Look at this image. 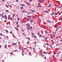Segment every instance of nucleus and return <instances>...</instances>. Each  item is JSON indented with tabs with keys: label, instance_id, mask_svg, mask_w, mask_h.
I'll list each match as a JSON object with an SVG mask.
<instances>
[{
	"label": "nucleus",
	"instance_id": "nucleus-59",
	"mask_svg": "<svg viewBox=\"0 0 62 62\" xmlns=\"http://www.w3.org/2000/svg\"><path fill=\"white\" fill-rule=\"evenodd\" d=\"M31 54V53H29V54H30V55Z\"/></svg>",
	"mask_w": 62,
	"mask_h": 62
},
{
	"label": "nucleus",
	"instance_id": "nucleus-49",
	"mask_svg": "<svg viewBox=\"0 0 62 62\" xmlns=\"http://www.w3.org/2000/svg\"><path fill=\"white\" fill-rule=\"evenodd\" d=\"M2 18H4V16H2Z\"/></svg>",
	"mask_w": 62,
	"mask_h": 62
},
{
	"label": "nucleus",
	"instance_id": "nucleus-11",
	"mask_svg": "<svg viewBox=\"0 0 62 62\" xmlns=\"http://www.w3.org/2000/svg\"><path fill=\"white\" fill-rule=\"evenodd\" d=\"M45 33L46 34H47V33H48V32L47 31H45Z\"/></svg>",
	"mask_w": 62,
	"mask_h": 62
},
{
	"label": "nucleus",
	"instance_id": "nucleus-25",
	"mask_svg": "<svg viewBox=\"0 0 62 62\" xmlns=\"http://www.w3.org/2000/svg\"><path fill=\"white\" fill-rule=\"evenodd\" d=\"M15 29L16 30H17V31L18 30V29H17V28H16V27L15 28Z\"/></svg>",
	"mask_w": 62,
	"mask_h": 62
},
{
	"label": "nucleus",
	"instance_id": "nucleus-1",
	"mask_svg": "<svg viewBox=\"0 0 62 62\" xmlns=\"http://www.w3.org/2000/svg\"><path fill=\"white\" fill-rule=\"evenodd\" d=\"M5 19H7V15H5Z\"/></svg>",
	"mask_w": 62,
	"mask_h": 62
},
{
	"label": "nucleus",
	"instance_id": "nucleus-33",
	"mask_svg": "<svg viewBox=\"0 0 62 62\" xmlns=\"http://www.w3.org/2000/svg\"><path fill=\"white\" fill-rule=\"evenodd\" d=\"M18 22H17L16 23V25H18Z\"/></svg>",
	"mask_w": 62,
	"mask_h": 62
},
{
	"label": "nucleus",
	"instance_id": "nucleus-30",
	"mask_svg": "<svg viewBox=\"0 0 62 62\" xmlns=\"http://www.w3.org/2000/svg\"><path fill=\"white\" fill-rule=\"evenodd\" d=\"M54 15H57V14L56 13H55L54 14Z\"/></svg>",
	"mask_w": 62,
	"mask_h": 62
},
{
	"label": "nucleus",
	"instance_id": "nucleus-48",
	"mask_svg": "<svg viewBox=\"0 0 62 62\" xmlns=\"http://www.w3.org/2000/svg\"><path fill=\"white\" fill-rule=\"evenodd\" d=\"M29 20H30V21H32V19H31L30 18Z\"/></svg>",
	"mask_w": 62,
	"mask_h": 62
},
{
	"label": "nucleus",
	"instance_id": "nucleus-32",
	"mask_svg": "<svg viewBox=\"0 0 62 62\" xmlns=\"http://www.w3.org/2000/svg\"><path fill=\"white\" fill-rule=\"evenodd\" d=\"M6 32H8V30H6Z\"/></svg>",
	"mask_w": 62,
	"mask_h": 62
},
{
	"label": "nucleus",
	"instance_id": "nucleus-18",
	"mask_svg": "<svg viewBox=\"0 0 62 62\" xmlns=\"http://www.w3.org/2000/svg\"><path fill=\"white\" fill-rule=\"evenodd\" d=\"M19 26H20L19 25H17V28H18V27H19Z\"/></svg>",
	"mask_w": 62,
	"mask_h": 62
},
{
	"label": "nucleus",
	"instance_id": "nucleus-42",
	"mask_svg": "<svg viewBox=\"0 0 62 62\" xmlns=\"http://www.w3.org/2000/svg\"><path fill=\"white\" fill-rule=\"evenodd\" d=\"M33 37H34V38H37V37L35 36V35H34Z\"/></svg>",
	"mask_w": 62,
	"mask_h": 62
},
{
	"label": "nucleus",
	"instance_id": "nucleus-46",
	"mask_svg": "<svg viewBox=\"0 0 62 62\" xmlns=\"http://www.w3.org/2000/svg\"><path fill=\"white\" fill-rule=\"evenodd\" d=\"M30 29H32V27H31L30 28Z\"/></svg>",
	"mask_w": 62,
	"mask_h": 62
},
{
	"label": "nucleus",
	"instance_id": "nucleus-24",
	"mask_svg": "<svg viewBox=\"0 0 62 62\" xmlns=\"http://www.w3.org/2000/svg\"><path fill=\"white\" fill-rule=\"evenodd\" d=\"M39 37L40 38V37H41L42 36V35H41V34H40V35H39Z\"/></svg>",
	"mask_w": 62,
	"mask_h": 62
},
{
	"label": "nucleus",
	"instance_id": "nucleus-16",
	"mask_svg": "<svg viewBox=\"0 0 62 62\" xmlns=\"http://www.w3.org/2000/svg\"><path fill=\"white\" fill-rule=\"evenodd\" d=\"M5 6L6 7H7V8H8V6H7V5L6 4L5 5Z\"/></svg>",
	"mask_w": 62,
	"mask_h": 62
},
{
	"label": "nucleus",
	"instance_id": "nucleus-58",
	"mask_svg": "<svg viewBox=\"0 0 62 62\" xmlns=\"http://www.w3.org/2000/svg\"><path fill=\"white\" fill-rule=\"evenodd\" d=\"M8 20H10V18L9 17L8 18Z\"/></svg>",
	"mask_w": 62,
	"mask_h": 62
},
{
	"label": "nucleus",
	"instance_id": "nucleus-37",
	"mask_svg": "<svg viewBox=\"0 0 62 62\" xmlns=\"http://www.w3.org/2000/svg\"><path fill=\"white\" fill-rule=\"evenodd\" d=\"M21 49V47H19V50H20V49Z\"/></svg>",
	"mask_w": 62,
	"mask_h": 62
},
{
	"label": "nucleus",
	"instance_id": "nucleus-22",
	"mask_svg": "<svg viewBox=\"0 0 62 62\" xmlns=\"http://www.w3.org/2000/svg\"><path fill=\"white\" fill-rule=\"evenodd\" d=\"M28 27H30V24H29L28 25Z\"/></svg>",
	"mask_w": 62,
	"mask_h": 62
},
{
	"label": "nucleus",
	"instance_id": "nucleus-9",
	"mask_svg": "<svg viewBox=\"0 0 62 62\" xmlns=\"http://www.w3.org/2000/svg\"><path fill=\"white\" fill-rule=\"evenodd\" d=\"M26 12H27V11H24V10H23L22 11V12H25V13H26Z\"/></svg>",
	"mask_w": 62,
	"mask_h": 62
},
{
	"label": "nucleus",
	"instance_id": "nucleus-20",
	"mask_svg": "<svg viewBox=\"0 0 62 62\" xmlns=\"http://www.w3.org/2000/svg\"><path fill=\"white\" fill-rule=\"evenodd\" d=\"M25 19H26V17H25V18H24V19H23V21H25Z\"/></svg>",
	"mask_w": 62,
	"mask_h": 62
},
{
	"label": "nucleus",
	"instance_id": "nucleus-7",
	"mask_svg": "<svg viewBox=\"0 0 62 62\" xmlns=\"http://www.w3.org/2000/svg\"><path fill=\"white\" fill-rule=\"evenodd\" d=\"M23 6H22L20 8V9H23Z\"/></svg>",
	"mask_w": 62,
	"mask_h": 62
},
{
	"label": "nucleus",
	"instance_id": "nucleus-34",
	"mask_svg": "<svg viewBox=\"0 0 62 62\" xmlns=\"http://www.w3.org/2000/svg\"><path fill=\"white\" fill-rule=\"evenodd\" d=\"M5 48H7V45H5Z\"/></svg>",
	"mask_w": 62,
	"mask_h": 62
},
{
	"label": "nucleus",
	"instance_id": "nucleus-14",
	"mask_svg": "<svg viewBox=\"0 0 62 62\" xmlns=\"http://www.w3.org/2000/svg\"><path fill=\"white\" fill-rule=\"evenodd\" d=\"M3 15H4V14H0V16L1 17V16H3Z\"/></svg>",
	"mask_w": 62,
	"mask_h": 62
},
{
	"label": "nucleus",
	"instance_id": "nucleus-23",
	"mask_svg": "<svg viewBox=\"0 0 62 62\" xmlns=\"http://www.w3.org/2000/svg\"><path fill=\"white\" fill-rule=\"evenodd\" d=\"M51 4H50L48 6V8H50V7H51Z\"/></svg>",
	"mask_w": 62,
	"mask_h": 62
},
{
	"label": "nucleus",
	"instance_id": "nucleus-45",
	"mask_svg": "<svg viewBox=\"0 0 62 62\" xmlns=\"http://www.w3.org/2000/svg\"><path fill=\"white\" fill-rule=\"evenodd\" d=\"M45 12H46L47 13H49V12H47V11Z\"/></svg>",
	"mask_w": 62,
	"mask_h": 62
},
{
	"label": "nucleus",
	"instance_id": "nucleus-43",
	"mask_svg": "<svg viewBox=\"0 0 62 62\" xmlns=\"http://www.w3.org/2000/svg\"><path fill=\"white\" fill-rule=\"evenodd\" d=\"M0 35L1 36H3V34H2V33H1L0 34Z\"/></svg>",
	"mask_w": 62,
	"mask_h": 62
},
{
	"label": "nucleus",
	"instance_id": "nucleus-10",
	"mask_svg": "<svg viewBox=\"0 0 62 62\" xmlns=\"http://www.w3.org/2000/svg\"><path fill=\"white\" fill-rule=\"evenodd\" d=\"M26 4H27V5H29V6H30V4H29V3L27 2L26 3Z\"/></svg>",
	"mask_w": 62,
	"mask_h": 62
},
{
	"label": "nucleus",
	"instance_id": "nucleus-35",
	"mask_svg": "<svg viewBox=\"0 0 62 62\" xmlns=\"http://www.w3.org/2000/svg\"><path fill=\"white\" fill-rule=\"evenodd\" d=\"M33 50L34 51H35V48H33Z\"/></svg>",
	"mask_w": 62,
	"mask_h": 62
},
{
	"label": "nucleus",
	"instance_id": "nucleus-3",
	"mask_svg": "<svg viewBox=\"0 0 62 62\" xmlns=\"http://www.w3.org/2000/svg\"><path fill=\"white\" fill-rule=\"evenodd\" d=\"M17 44V43H14L12 45V46H14V45H16V44Z\"/></svg>",
	"mask_w": 62,
	"mask_h": 62
},
{
	"label": "nucleus",
	"instance_id": "nucleus-8",
	"mask_svg": "<svg viewBox=\"0 0 62 62\" xmlns=\"http://www.w3.org/2000/svg\"><path fill=\"white\" fill-rule=\"evenodd\" d=\"M27 18H31V16H27Z\"/></svg>",
	"mask_w": 62,
	"mask_h": 62
},
{
	"label": "nucleus",
	"instance_id": "nucleus-13",
	"mask_svg": "<svg viewBox=\"0 0 62 62\" xmlns=\"http://www.w3.org/2000/svg\"><path fill=\"white\" fill-rule=\"evenodd\" d=\"M8 6H9V7H10V8H12V6H11V5H10L8 4Z\"/></svg>",
	"mask_w": 62,
	"mask_h": 62
},
{
	"label": "nucleus",
	"instance_id": "nucleus-6",
	"mask_svg": "<svg viewBox=\"0 0 62 62\" xmlns=\"http://www.w3.org/2000/svg\"><path fill=\"white\" fill-rule=\"evenodd\" d=\"M54 12L52 14H51L50 15H52V16H53V14H54Z\"/></svg>",
	"mask_w": 62,
	"mask_h": 62
},
{
	"label": "nucleus",
	"instance_id": "nucleus-5",
	"mask_svg": "<svg viewBox=\"0 0 62 62\" xmlns=\"http://www.w3.org/2000/svg\"><path fill=\"white\" fill-rule=\"evenodd\" d=\"M48 37H46V39H45V41H47V39H48Z\"/></svg>",
	"mask_w": 62,
	"mask_h": 62
},
{
	"label": "nucleus",
	"instance_id": "nucleus-64",
	"mask_svg": "<svg viewBox=\"0 0 62 62\" xmlns=\"http://www.w3.org/2000/svg\"><path fill=\"white\" fill-rule=\"evenodd\" d=\"M32 35H34V33H32Z\"/></svg>",
	"mask_w": 62,
	"mask_h": 62
},
{
	"label": "nucleus",
	"instance_id": "nucleus-38",
	"mask_svg": "<svg viewBox=\"0 0 62 62\" xmlns=\"http://www.w3.org/2000/svg\"><path fill=\"white\" fill-rule=\"evenodd\" d=\"M33 1V0H29V1H30V2H31V1Z\"/></svg>",
	"mask_w": 62,
	"mask_h": 62
},
{
	"label": "nucleus",
	"instance_id": "nucleus-63",
	"mask_svg": "<svg viewBox=\"0 0 62 62\" xmlns=\"http://www.w3.org/2000/svg\"><path fill=\"white\" fill-rule=\"evenodd\" d=\"M60 20H62V18H61Z\"/></svg>",
	"mask_w": 62,
	"mask_h": 62
},
{
	"label": "nucleus",
	"instance_id": "nucleus-51",
	"mask_svg": "<svg viewBox=\"0 0 62 62\" xmlns=\"http://www.w3.org/2000/svg\"><path fill=\"white\" fill-rule=\"evenodd\" d=\"M19 1V0H16V2H18V1Z\"/></svg>",
	"mask_w": 62,
	"mask_h": 62
},
{
	"label": "nucleus",
	"instance_id": "nucleus-28",
	"mask_svg": "<svg viewBox=\"0 0 62 62\" xmlns=\"http://www.w3.org/2000/svg\"><path fill=\"white\" fill-rule=\"evenodd\" d=\"M27 30H30V28L28 27H27Z\"/></svg>",
	"mask_w": 62,
	"mask_h": 62
},
{
	"label": "nucleus",
	"instance_id": "nucleus-12",
	"mask_svg": "<svg viewBox=\"0 0 62 62\" xmlns=\"http://www.w3.org/2000/svg\"><path fill=\"white\" fill-rule=\"evenodd\" d=\"M10 20L11 21H12L13 20V19H12V17H10Z\"/></svg>",
	"mask_w": 62,
	"mask_h": 62
},
{
	"label": "nucleus",
	"instance_id": "nucleus-44",
	"mask_svg": "<svg viewBox=\"0 0 62 62\" xmlns=\"http://www.w3.org/2000/svg\"><path fill=\"white\" fill-rule=\"evenodd\" d=\"M27 38L28 39H30V38L28 37Z\"/></svg>",
	"mask_w": 62,
	"mask_h": 62
},
{
	"label": "nucleus",
	"instance_id": "nucleus-61",
	"mask_svg": "<svg viewBox=\"0 0 62 62\" xmlns=\"http://www.w3.org/2000/svg\"><path fill=\"white\" fill-rule=\"evenodd\" d=\"M23 49L24 50H25V49H26V48H24Z\"/></svg>",
	"mask_w": 62,
	"mask_h": 62
},
{
	"label": "nucleus",
	"instance_id": "nucleus-62",
	"mask_svg": "<svg viewBox=\"0 0 62 62\" xmlns=\"http://www.w3.org/2000/svg\"><path fill=\"white\" fill-rule=\"evenodd\" d=\"M6 38H8V36H6Z\"/></svg>",
	"mask_w": 62,
	"mask_h": 62
},
{
	"label": "nucleus",
	"instance_id": "nucleus-27",
	"mask_svg": "<svg viewBox=\"0 0 62 62\" xmlns=\"http://www.w3.org/2000/svg\"><path fill=\"white\" fill-rule=\"evenodd\" d=\"M39 34H40V33L39 32L38 33V35L39 36Z\"/></svg>",
	"mask_w": 62,
	"mask_h": 62
},
{
	"label": "nucleus",
	"instance_id": "nucleus-57",
	"mask_svg": "<svg viewBox=\"0 0 62 62\" xmlns=\"http://www.w3.org/2000/svg\"><path fill=\"white\" fill-rule=\"evenodd\" d=\"M28 23L27 24H26V25L28 26Z\"/></svg>",
	"mask_w": 62,
	"mask_h": 62
},
{
	"label": "nucleus",
	"instance_id": "nucleus-36",
	"mask_svg": "<svg viewBox=\"0 0 62 62\" xmlns=\"http://www.w3.org/2000/svg\"><path fill=\"white\" fill-rule=\"evenodd\" d=\"M58 8H61L62 7V6H61V7H59V6H58Z\"/></svg>",
	"mask_w": 62,
	"mask_h": 62
},
{
	"label": "nucleus",
	"instance_id": "nucleus-56",
	"mask_svg": "<svg viewBox=\"0 0 62 62\" xmlns=\"http://www.w3.org/2000/svg\"><path fill=\"white\" fill-rule=\"evenodd\" d=\"M10 34H12V32L10 31Z\"/></svg>",
	"mask_w": 62,
	"mask_h": 62
},
{
	"label": "nucleus",
	"instance_id": "nucleus-26",
	"mask_svg": "<svg viewBox=\"0 0 62 62\" xmlns=\"http://www.w3.org/2000/svg\"><path fill=\"white\" fill-rule=\"evenodd\" d=\"M5 11H6V12H8V10H5Z\"/></svg>",
	"mask_w": 62,
	"mask_h": 62
},
{
	"label": "nucleus",
	"instance_id": "nucleus-21",
	"mask_svg": "<svg viewBox=\"0 0 62 62\" xmlns=\"http://www.w3.org/2000/svg\"><path fill=\"white\" fill-rule=\"evenodd\" d=\"M31 11H32V12H35V11L34 10H31Z\"/></svg>",
	"mask_w": 62,
	"mask_h": 62
},
{
	"label": "nucleus",
	"instance_id": "nucleus-53",
	"mask_svg": "<svg viewBox=\"0 0 62 62\" xmlns=\"http://www.w3.org/2000/svg\"><path fill=\"white\" fill-rule=\"evenodd\" d=\"M50 47H52V46L51 45H50Z\"/></svg>",
	"mask_w": 62,
	"mask_h": 62
},
{
	"label": "nucleus",
	"instance_id": "nucleus-17",
	"mask_svg": "<svg viewBox=\"0 0 62 62\" xmlns=\"http://www.w3.org/2000/svg\"><path fill=\"white\" fill-rule=\"evenodd\" d=\"M62 13V12H61L60 13H59V14H58V15H60Z\"/></svg>",
	"mask_w": 62,
	"mask_h": 62
},
{
	"label": "nucleus",
	"instance_id": "nucleus-40",
	"mask_svg": "<svg viewBox=\"0 0 62 62\" xmlns=\"http://www.w3.org/2000/svg\"><path fill=\"white\" fill-rule=\"evenodd\" d=\"M30 22H31V23H32L33 22V20L31 21H30Z\"/></svg>",
	"mask_w": 62,
	"mask_h": 62
},
{
	"label": "nucleus",
	"instance_id": "nucleus-15",
	"mask_svg": "<svg viewBox=\"0 0 62 62\" xmlns=\"http://www.w3.org/2000/svg\"><path fill=\"white\" fill-rule=\"evenodd\" d=\"M47 22H48V23H51V22L50 21H47Z\"/></svg>",
	"mask_w": 62,
	"mask_h": 62
},
{
	"label": "nucleus",
	"instance_id": "nucleus-39",
	"mask_svg": "<svg viewBox=\"0 0 62 62\" xmlns=\"http://www.w3.org/2000/svg\"><path fill=\"white\" fill-rule=\"evenodd\" d=\"M59 44H59V43L57 44L56 45V46H57L58 45H59Z\"/></svg>",
	"mask_w": 62,
	"mask_h": 62
},
{
	"label": "nucleus",
	"instance_id": "nucleus-55",
	"mask_svg": "<svg viewBox=\"0 0 62 62\" xmlns=\"http://www.w3.org/2000/svg\"><path fill=\"white\" fill-rule=\"evenodd\" d=\"M28 15H29V14H30V13H28Z\"/></svg>",
	"mask_w": 62,
	"mask_h": 62
},
{
	"label": "nucleus",
	"instance_id": "nucleus-50",
	"mask_svg": "<svg viewBox=\"0 0 62 62\" xmlns=\"http://www.w3.org/2000/svg\"><path fill=\"white\" fill-rule=\"evenodd\" d=\"M17 50H14V52H16V51H17Z\"/></svg>",
	"mask_w": 62,
	"mask_h": 62
},
{
	"label": "nucleus",
	"instance_id": "nucleus-60",
	"mask_svg": "<svg viewBox=\"0 0 62 62\" xmlns=\"http://www.w3.org/2000/svg\"><path fill=\"white\" fill-rule=\"evenodd\" d=\"M11 6H13V4H11Z\"/></svg>",
	"mask_w": 62,
	"mask_h": 62
},
{
	"label": "nucleus",
	"instance_id": "nucleus-41",
	"mask_svg": "<svg viewBox=\"0 0 62 62\" xmlns=\"http://www.w3.org/2000/svg\"><path fill=\"white\" fill-rule=\"evenodd\" d=\"M38 2H41V0H38Z\"/></svg>",
	"mask_w": 62,
	"mask_h": 62
},
{
	"label": "nucleus",
	"instance_id": "nucleus-47",
	"mask_svg": "<svg viewBox=\"0 0 62 62\" xmlns=\"http://www.w3.org/2000/svg\"><path fill=\"white\" fill-rule=\"evenodd\" d=\"M17 20H20V18H17Z\"/></svg>",
	"mask_w": 62,
	"mask_h": 62
},
{
	"label": "nucleus",
	"instance_id": "nucleus-52",
	"mask_svg": "<svg viewBox=\"0 0 62 62\" xmlns=\"http://www.w3.org/2000/svg\"><path fill=\"white\" fill-rule=\"evenodd\" d=\"M46 44L47 45H48L49 46V45L48 44V43H46Z\"/></svg>",
	"mask_w": 62,
	"mask_h": 62
},
{
	"label": "nucleus",
	"instance_id": "nucleus-29",
	"mask_svg": "<svg viewBox=\"0 0 62 62\" xmlns=\"http://www.w3.org/2000/svg\"><path fill=\"white\" fill-rule=\"evenodd\" d=\"M22 54L23 56L24 55V54H23V52H22Z\"/></svg>",
	"mask_w": 62,
	"mask_h": 62
},
{
	"label": "nucleus",
	"instance_id": "nucleus-19",
	"mask_svg": "<svg viewBox=\"0 0 62 62\" xmlns=\"http://www.w3.org/2000/svg\"><path fill=\"white\" fill-rule=\"evenodd\" d=\"M15 14H14L13 15V16H12V18H13V17H14V16H15Z\"/></svg>",
	"mask_w": 62,
	"mask_h": 62
},
{
	"label": "nucleus",
	"instance_id": "nucleus-4",
	"mask_svg": "<svg viewBox=\"0 0 62 62\" xmlns=\"http://www.w3.org/2000/svg\"><path fill=\"white\" fill-rule=\"evenodd\" d=\"M20 6H25V5L24 4H21L20 5Z\"/></svg>",
	"mask_w": 62,
	"mask_h": 62
},
{
	"label": "nucleus",
	"instance_id": "nucleus-2",
	"mask_svg": "<svg viewBox=\"0 0 62 62\" xmlns=\"http://www.w3.org/2000/svg\"><path fill=\"white\" fill-rule=\"evenodd\" d=\"M61 25L60 26L58 27L57 28V29H56V31H57V30H58V29H59V28H60V27H61Z\"/></svg>",
	"mask_w": 62,
	"mask_h": 62
},
{
	"label": "nucleus",
	"instance_id": "nucleus-54",
	"mask_svg": "<svg viewBox=\"0 0 62 62\" xmlns=\"http://www.w3.org/2000/svg\"><path fill=\"white\" fill-rule=\"evenodd\" d=\"M22 52L23 53H24V50H22Z\"/></svg>",
	"mask_w": 62,
	"mask_h": 62
},
{
	"label": "nucleus",
	"instance_id": "nucleus-31",
	"mask_svg": "<svg viewBox=\"0 0 62 62\" xmlns=\"http://www.w3.org/2000/svg\"><path fill=\"white\" fill-rule=\"evenodd\" d=\"M43 53L44 54H46V52L44 51L43 52Z\"/></svg>",
	"mask_w": 62,
	"mask_h": 62
}]
</instances>
